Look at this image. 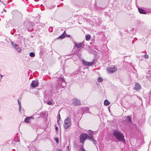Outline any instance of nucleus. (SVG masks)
<instances>
[{"label": "nucleus", "mask_w": 151, "mask_h": 151, "mask_svg": "<svg viewBox=\"0 0 151 151\" xmlns=\"http://www.w3.org/2000/svg\"><path fill=\"white\" fill-rule=\"evenodd\" d=\"M86 138L92 141L95 145H96V140L91 137H88L87 134L86 133H83L81 135L80 137V142L82 143H83Z\"/></svg>", "instance_id": "nucleus-1"}, {"label": "nucleus", "mask_w": 151, "mask_h": 151, "mask_svg": "<svg viewBox=\"0 0 151 151\" xmlns=\"http://www.w3.org/2000/svg\"><path fill=\"white\" fill-rule=\"evenodd\" d=\"M113 134L119 141L125 142L123 134L120 131L115 130L113 132Z\"/></svg>", "instance_id": "nucleus-2"}, {"label": "nucleus", "mask_w": 151, "mask_h": 151, "mask_svg": "<svg viewBox=\"0 0 151 151\" xmlns=\"http://www.w3.org/2000/svg\"><path fill=\"white\" fill-rule=\"evenodd\" d=\"M58 83L56 84V87L58 89L62 88L66 85L65 81L63 78H60L58 79Z\"/></svg>", "instance_id": "nucleus-3"}, {"label": "nucleus", "mask_w": 151, "mask_h": 151, "mask_svg": "<svg viewBox=\"0 0 151 151\" xmlns=\"http://www.w3.org/2000/svg\"><path fill=\"white\" fill-rule=\"evenodd\" d=\"M71 119L70 117H67V118L65 120L63 126L65 129H68L71 125Z\"/></svg>", "instance_id": "nucleus-4"}, {"label": "nucleus", "mask_w": 151, "mask_h": 151, "mask_svg": "<svg viewBox=\"0 0 151 151\" xmlns=\"http://www.w3.org/2000/svg\"><path fill=\"white\" fill-rule=\"evenodd\" d=\"M11 43L13 48L15 49L19 53L21 52L22 49L19 47L18 45L13 42H11Z\"/></svg>", "instance_id": "nucleus-5"}, {"label": "nucleus", "mask_w": 151, "mask_h": 151, "mask_svg": "<svg viewBox=\"0 0 151 151\" xmlns=\"http://www.w3.org/2000/svg\"><path fill=\"white\" fill-rule=\"evenodd\" d=\"M24 25L26 26V27L27 28L29 31H30L32 29V25L31 24V22H28V21H25Z\"/></svg>", "instance_id": "nucleus-6"}, {"label": "nucleus", "mask_w": 151, "mask_h": 151, "mask_svg": "<svg viewBox=\"0 0 151 151\" xmlns=\"http://www.w3.org/2000/svg\"><path fill=\"white\" fill-rule=\"evenodd\" d=\"M117 68L116 67L113 66L109 67L107 69V71L109 73H112L116 71Z\"/></svg>", "instance_id": "nucleus-7"}, {"label": "nucleus", "mask_w": 151, "mask_h": 151, "mask_svg": "<svg viewBox=\"0 0 151 151\" xmlns=\"http://www.w3.org/2000/svg\"><path fill=\"white\" fill-rule=\"evenodd\" d=\"M38 82L37 80L33 81L31 84V86L33 88L37 87L38 86Z\"/></svg>", "instance_id": "nucleus-8"}, {"label": "nucleus", "mask_w": 151, "mask_h": 151, "mask_svg": "<svg viewBox=\"0 0 151 151\" xmlns=\"http://www.w3.org/2000/svg\"><path fill=\"white\" fill-rule=\"evenodd\" d=\"M72 102L75 106H78L80 105V102L78 99L75 98L72 100Z\"/></svg>", "instance_id": "nucleus-9"}, {"label": "nucleus", "mask_w": 151, "mask_h": 151, "mask_svg": "<svg viewBox=\"0 0 151 151\" xmlns=\"http://www.w3.org/2000/svg\"><path fill=\"white\" fill-rule=\"evenodd\" d=\"M82 62L84 65L90 66L93 64L94 61H93L91 62H87L84 60H82Z\"/></svg>", "instance_id": "nucleus-10"}, {"label": "nucleus", "mask_w": 151, "mask_h": 151, "mask_svg": "<svg viewBox=\"0 0 151 151\" xmlns=\"http://www.w3.org/2000/svg\"><path fill=\"white\" fill-rule=\"evenodd\" d=\"M34 119V118L31 116L30 117H27L25 119L24 121L25 122L27 123H29L31 122V119Z\"/></svg>", "instance_id": "nucleus-11"}, {"label": "nucleus", "mask_w": 151, "mask_h": 151, "mask_svg": "<svg viewBox=\"0 0 151 151\" xmlns=\"http://www.w3.org/2000/svg\"><path fill=\"white\" fill-rule=\"evenodd\" d=\"M87 133L89 135V136H88V137H91L93 138L92 137V136L94 134V133L93 131L90 130H89L87 132Z\"/></svg>", "instance_id": "nucleus-12"}, {"label": "nucleus", "mask_w": 151, "mask_h": 151, "mask_svg": "<svg viewBox=\"0 0 151 151\" xmlns=\"http://www.w3.org/2000/svg\"><path fill=\"white\" fill-rule=\"evenodd\" d=\"M141 87L138 83H136L135 85L134 89L135 90H139L141 88Z\"/></svg>", "instance_id": "nucleus-13"}, {"label": "nucleus", "mask_w": 151, "mask_h": 151, "mask_svg": "<svg viewBox=\"0 0 151 151\" xmlns=\"http://www.w3.org/2000/svg\"><path fill=\"white\" fill-rule=\"evenodd\" d=\"M82 43H78L76 42L75 43V46L77 48H80L82 45Z\"/></svg>", "instance_id": "nucleus-14"}, {"label": "nucleus", "mask_w": 151, "mask_h": 151, "mask_svg": "<svg viewBox=\"0 0 151 151\" xmlns=\"http://www.w3.org/2000/svg\"><path fill=\"white\" fill-rule=\"evenodd\" d=\"M138 11H139V12L140 14H146V11L142 9L139 8Z\"/></svg>", "instance_id": "nucleus-15"}, {"label": "nucleus", "mask_w": 151, "mask_h": 151, "mask_svg": "<svg viewBox=\"0 0 151 151\" xmlns=\"http://www.w3.org/2000/svg\"><path fill=\"white\" fill-rule=\"evenodd\" d=\"M82 111L85 113H88L89 111L88 108V107L83 108Z\"/></svg>", "instance_id": "nucleus-16"}, {"label": "nucleus", "mask_w": 151, "mask_h": 151, "mask_svg": "<svg viewBox=\"0 0 151 151\" xmlns=\"http://www.w3.org/2000/svg\"><path fill=\"white\" fill-rule=\"evenodd\" d=\"M65 31H64V33L60 36L58 38V39H63L65 37V36L64 35L65 34Z\"/></svg>", "instance_id": "nucleus-17"}, {"label": "nucleus", "mask_w": 151, "mask_h": 151, "mask_svg": "<svg viewBox=\"0 0 151 151\" xmlns=\"http://www.w3.org/2000/svg\"><path fill=\"white\" fill-rule=\"evenodd\" d=\"M104 104L105 106H107L110 104V102L107 100H105L104 101Z\"/></svg>", "instance_id": "nucleus-18"}, {"label": "nucleus", "mask_w": 151, "mask_h": 151, "mask_svg": "<svg viewBox=\"0 0 151 151\" xmlns=\"http://www.w3.org/2000/svg\"><path fill=\"white\" fill-rule=\"evenodd\" d=\"M103 79L101 77H99L97 78V81L99 82H101L103 81Z\"/></svg>", "instance_id": "nucleus-19"}, {"label": "nucleus", "mask_w": 151, "mask_h": 151, "mask_svg": "<svg viewBox=\"0 0 151 151\" xmlns=\"http://www.w3.org/2000/svg\"><path fill=\"white\" fill-rule=\"evenodd\" d=\"M127 119L129 122H130L131 121V117L130 116H127Z\"/></svg>", "instance_id": "nucleus-20"}, {"label": "nucleus", "mask_w": 151, "mask_h": 151, "mask_svg": "<svg viewBox=\"0 0 151 151\" xmlns=\"http://www.w3.org/2000/svg\"><path fill=\"white\" fill-rule=\"evenodd\" d=\"M91 36L90 35H86V40H88L90 39Z\"/></svg>", "instance_id": "nucleus-21"}, {"label": "nucleus", "mask_w": 151, "mask_h": 151, "mask_svg": "<svg viewBox=\"0 0 151 151\" xmlns=\"http://www.w3.org/2000/svg\"><path fill=\"white\" fill-rule=\"evenodd\" d=\"M29 55L31 57H34L35 56V54L33 52H30Z\"/></svg>", "instance_id": "nucleus-22"}, {"label": "nucleus", "mask_w": 151, "mask_h": 151, "mask_svg": "<svg viewBox=\"0 0 151 151\" xmlns=\"http://www.w3.org/2000/svg\"><path fill=\"white\" fill-rule=\"evenodd\" d=\"M18 104H19V110H20V111H21V110H20V108H21V103H20V102H19L18 100Z\"/></svg>", "instance_id": "nucleus-23"}, {"label": "nucleus", "mask_w": 151, "mask_h": 151, "mask_svg": "<svg viewBox=\"0 0 151 151\" xmlns=\"http://www.w3.org/2000/svg\"><path fill=\"white\" fill-rule=\"evenodd\" d=\"M47 104L49 105H51L52 104V103L51 101H49L47 102Z\"/></svg>", "instance_id": "nucleus-24"}, {"label": "nucleus", "mask_w": 151, "mask_h": 151, "mask_svg": "<svg viewBox=\"0 0 151 151\" xmlns=\"http://www.w3.org/2000/svg\"><path fill=\"white\" fill-rule=\"evenodd\" d=\"M55 140L57 143H58L59 142L58 138V137H56L55 138Z\"/></svg>", "instance_id": "nucleus-25"}, {"label": "nucleus", "mask_w": 151, "mask_h": 151, "mask_svg": "<svg viewBox=\"0 0 151 151\" xmlns=\"http://www.w3.org/2000/svg\"><path fill=\"white\" fill-rule=\"evenodd\" d=\"M150 71H149L148 72V73L147 74V76H149L150 77H151V74H150Z\"/></svg>", "instance_id": "nucleus-26"}, {"label": "nucleus", "mask_w": 151, "mask_h": 151, "mask_svg": "<svg viewBox=\"0 0 151 151\" xmlns=\"http://www.w3.org/2000/svg\"><path fill=\"white\" fill-rule=\"evenodd\" d=\"M144 57L146 59H147L148 58V56L147 55H144Z\"/></svg>", "instance_id": "nucleus-27"}, {"label": "nucleus", "mask_w": 151, "mask_h": 151, "mask_svg": "<svg viewBox=\"0 0 151 151\" xmlns=\"http://www.w3.org/2000/svg\"><path fill=\"white\" fill-rule=\"evenodd\" d=\"M80 150V151H86V150L83 148H81Z\"/></svg>", "instance_id": "nucleus-28"}, {"label": "nucleus", "mask_w": 151, "mask_h": 151, "mask_svg": "<svg viewBox=\"0 0 151 151\" xmlns=\"http://www.w3.org/2000/svg\"><path fill=\"white\" fill-rule=\"evenodd\" d=\"M58 116L59 119V120H60V114H58Z\"/></svg>", "instance_id": "nucleus-29"}, {"label": "nucleus", "mask_w": 151, "mask_h": 151, "mask_svg": "<svg viewBox=\"0 0 151 151\" xmlns=\"http://www.w3.org/2000/svg\"><path fill=\"white\" fill-rule=\"evenodd\" d=\"M70 36L69 35H67L66 34V37H70Z\"/></svg>", "instance_id": "nucleus-30"}, {"label": "nucleus", "mask_w": 151, "mask_h": 151, "mask_svg": "<svg viewBox=\"0 0 151 151\" xmlns=\"http://www.w3.org/2000/svg\"><path fill=\"white\" fill-rule=\"evenodd\" d=\"M55 129L56 130H57L58 129V128L57 127H56Z\"/></svg>", "instance_id": "nucleus-31"}, {"label": "nucleus", "mask_w": 151, "mask_h": 151, "mask_svg": "<svg viewBox=\"0 0 151 151\" xmlns=\"http://www.w3.org/2000/svg\"><path fill=\"white\" fill-rule=\"evenodd\" d=\"M57 151H62V150L60 149H58L57 150Z\"/></svg>", "instance_id": "nucleus-32"}, {"label": "nucleus", "mask_w": 151, "mask_h": 151, "mask_svg": "<svg viewBox=\"0 0 151 151\" xmlns=\"http://www.w3.org/2000/svg\"><path fill=\"white\" fill-rule=\"evenodd\" d=\"M3 76L2 75H1L0 74V77H1V79L2 78Z\"/></svg>", "instance_id": "nucleus-33"}, {"label": "nucleus", "mask_w": 151, "mask_h": 151, "mask_svg": "<svg viewBox=\"0 0 151 151\" xmlns=\"http://www.w3.org/2000/svg\"><path fill=\"white\" fill-rule=\"evenodd\" d=\"M149 94H150V95H151V91H150L149 93Z\"/></svg>", "instance_id": "nucleus-34"}, {"label": "nucleus", "mask_w": 151, "mask_h": 151, "mask_svg": "<svg viewBox=\"0 0 151 151\" xmlns=\"http://www.w3.org/2000/svg\"><path fill=\"white\" fill-rule=\"evenodd\" d=\"M51 29V28H50L49 29V30H50Z\"/></svg>", "instance_id": "nucleus-35"}, {"label": "nucleus", "mask_w": 151, "mask_h": 151, "mask_svg": "<svg viewBox=\"0 0 151 151\" xmlns=\"http://www.w3.org/2000/svg\"><path fill=\"white\" fill-rule=\"evenodd\" d=\"M4 12H6V10H4Z\"/></svg>", "instance_id": "nucleus-36"}]
</instances>
